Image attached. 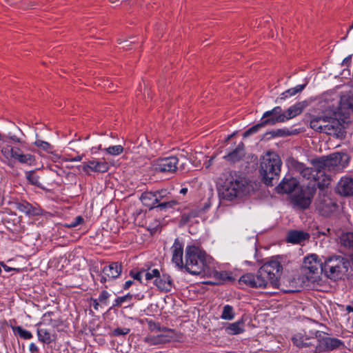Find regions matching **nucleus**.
Listing matches in <instances>:
<instances>
[{"label":"nucleus","mask_w":353,"mask_h":353,"mask_svg":"<svg viewBox=\"0 0 353 353\" xmlns=\"http://www.w3.org/2000/svg\"><path fill=\"white\" fill-rule=\"evenodd\" d=\"M130 275L137 281H141V272H134L133 271H130Z\"/></svg>","instance_id":"8fccbe9b"},{"label":"nucleus","mask_w":353,"mask_h":353,"mask_svg":"<svg viewBox=\"0 0 353 353\" xmlns=\"http://www.w3.org/2000/svg\"><path fill=\"white\" fill-rule=\"evenodd\" d=\"M282 266L276 261H270L263 265L256 274L248 273L239 279V282L252 288H279V278L281 275Z\"/></svg>","instance_id":"f257e3e1"},{"label":"nucleus","mask_w":353,"mask_h":353,"mask_svg":"<svg viewBox=\"0 0 353 353\" xmlns=\"http://www.w3.org/2000/svg\"><path fill=\"white\" fill-rule=\"evenodd\" d=\"M235 317L234 307L230 305H225L223 307L221 318L223 320L232 321Z\"/></svg>","instance_id":"e433bc0d"},{"label":"nucleus","mask_w":353,"mask_h":353,"mask_svg":"<svg viewBox=\"0 0 353 353\" xmlns=\"http://www.w3.org/2000/svg\"><path fill=\"white\" fill-rule=\"evenodd\" d=\"M307 85V81H306L304 83L296 85L294 88H291L288 89L287 90L282 92L280 96L276 99L277 103H281L283 101H285L292 97L295 96L297 94L302 92V91L305 88Z\"/></svg>","instance_id":"a878e982"},{"label":"nucleus","mask_w":353,"mask_h":353,"mask_svg":"<svg viewBox=\"0 0 353 353\" xmlns=\"http://www.w3.org/2000/svg\"><path fill=\"white\" fill-rule=\"evenodd\" d=\"M227 181H232V188L238 190L241 195L247 194L250 191V185L248 181L236 173H230L225 179Z\"/></svg>","instance_id":"f3484780"},{"label":"nucleus","mask_w":353,"mask_h":353,"mask_svg":"<svg viewBox=\"0 0 353 353\" xmlns=\"http://www.w3.org/2000/svg\"><path fill=\"white\" fill-rule=\"evenodd\" d=\"M104 150L107 154L116 156L121 154L123 152V148L120 145H117L105 148Z\"/></svg>","instance_id":"58836bf2"},{"label":"nucleus","mask_w":353,"mask_h":353,"mask_svg":"<svg viewBox=\"0 0 353 353\" xmlns=\"http://www.w3.org/2000/svg\"><path fill=\"white\" fill-rule=\"evenodd\" d=\"M340 242L344 247L353 250V232L342 234L340 236Z\"/></svg>","instance_id":"c9c22d12"},{"label":"nucleus","mask_w":353,"mask_h":353,"mask_svg":"<svg viewBox=\"0 0 353 353\" xmlns=\"http://www.w3.org/2000/svg\"><path fill=\"white\" fill-rule=\"evenodd\" d=\"M133 283V281H131V280H129V281H127L125 284H124V286H123V288L125 290H127L128 289L131 285Z\"/></svg>","instance_id":"5fc2aeb1"},{"label":"nucleus","mask_w":353,"mask_h":353,"mask_svg":"<svg viewBox=\"0 0 353 353\" xmlns=\"http://www.w3.org/2000/svg\"><path fill=\"white\" fill-rule=\"evenodd\" d=\"M244 155V145L243 143H241L232 152L225 155L224 159L230 162L234 163L241 159Z\"/></svg>","instance_id":"7c9ffc66"},{"label":"nucleus","mask_w":353,"mask_h":353,"mask_svg":"<svg viewBox=\"0 0 353 353\" xmlns=\"http://www.w3.org/2000/svg\"><path fill=\"white\" fill-rule=\"evenodd\" d=\"M350 59V57L344 59V60L343 61V65L347 64L349 62Z\"/></svg>","instance_id":"052dcab7"},{"label":"nucleus","mask_w":353,"mask_h":353,"mask_svg":"<svg viewBox=\"0 0 353 353\" xmlns=\"http://www.w3.org/2000/svg\"><path fill=\"white\" fill-rule=\"evenodd\" d=\"M347 310H349V311H352L353 312V307H352L351 306H347Z\"/></svg>","instance_id":"0e129e2a"},{"label":"nucleus","mask_w":353,"mask_h":353,"mask_svg":"<svg viewBox=\"0 0 353 353\" xmlns=\"http://www.w3.org/2000/svg\"><path fill=\"white\" fill-rule=\"evenodd\" d=\"M124 43H128V41L123 40V39H119V44H123Z\"/></svg>","instance_id":"680f3d73"},{"label":"nucleus","mask_w":353,"mask_h":353,"mask_svg":"<svg viewBox=\"0 0 353 353\" xmlns=\"http://www.w3.org/2000/svg\"><path fill=\"white\" fill-rule=\"evenodd\" d=\"M27 180L34 185L41 187V184L39 181V176L36 174L35 170L28 171L26 173Z\"/></svg>","instance_id":"4c0bfd02"},{"label":"nucleus","mask_w":353,"mask_h":353,"mask_svg":"<svg viewBox=\"0 0 353 353\" xmlns=\"http://www.w3.org/2000/svg\"><path fill=\"white\" fill-rule=\"evenodd\" d=\"M16 152L17 149L15 150L13 148L9 146L5 147L1 150L2 154L5 158H6L8 160L12 158L14 159V154H16Z\"/></svg>","instance_id":"a19ab883"},{"label":"nucleus","mask_w":353,"mask_h":353,"mask_svg":"<svg viewBox=\"0 0 353 353\" xmlns=\"http://www.w3.org/2000/svg\"><path fill=\"white\" fill-rule=\"evenodd\" d=\"M245 331L244 322L243 321H238L232 323H230L225 327V332L230 335H236L241 334Z\"/></svg>","instance_id":"473e14b6"},{"label":"nucleus","mask_w":353,"mask_h":353,"mask_svg":"<svg viewBox=\"0 0 353 353\" xmlns=\"http://www.w3.org/2000/svg\"><path fill=\"white\" fill-rule=\"evenodd\" d=\"M344 347V343L338 339L324 337L321 340L318 339L316 347L314 350V353H320L324 351H332L336 349L341 350Z\"/></svg>","instance_id":"f8f14e48"},{"label":"nucleus","mask_w":353,"mask_h":353,"mask_svg":"<svg viewBox=\"0 0 353 353\" xmlns=\"http://www.w3.org/2000/svg\"><path fill=\"white\" fill-rule=\"evenodd\" d=\"M345 154L341 153H334L326 157H323L316 160V166L325 170H339L344 165L342 163L343 158Z\"/></svg>","instance_id":"6e6552de"},{"label":"nucleus","mask_w":353,"mask_h":353,"mask_svg":"<svg viewBox=\"0 0 353 353\" xmlns=\"http://www.w3.org/2000/svg\"><path fill=\"white\" fill-rule=\"evenodd\" d=\"M160 275V272L157 269H153L150 272H147L145 273V279L146 280H151L154 278L157 279Z\"/></svg>","instance_id":"c03bdc74"},{"label":"nucleus","mask_w":353,"mask_h":353,"mask_svg":"<svg viewBox=\"0 0 353 353\" xmlns=\"http://www.w3.org/2000/svg\"><path fill=\"white\" fill-rule=\"evenodd\" d=\"M29 349L31 352H36L39 350L37 346L33 343L30 345Z\"/></svg>","instance_id":"603ef678"},{"label":"nucleus","mask_w":353,"mask_h":353,"mask_svg":"<svg viewBox=\"0 0 353 353\" xmlns=\"http://www.w3.org/2000/svg\"><path fill=\"white\" fill-rule=\"evenodd\" d=\"M292 340L296 346L300 348L308 347L312 353H314V350L316 347V343H318L316 338L307 336L302 332L295 334Z\"/></svg>","instance_id":"4468645a"},{"label":"nucleus","mask_w":353,"mask_h":353,"mask_svg":"<svg viewBox=\"0 0 353 353\" xmlns=\"http://www.w3.org/2000/svg\"><path fill=\"white\" fill-rule=\"evenodd\" d=\"M154 192L157 208L161 210L172 208L177 204V201L171 197L170 193L167 190L163 189Z\"/></svg>","instance_id":"dca6fc26"},{"label":"nucleus","mask_w":353,"mask_h":353,"mask_svg":"<svg viewBox=\"0 0 353 353\" xmlns=\"http://www.w3.org/2000/svg\"><path fill=\"white\" fill-rule=\"evenodd\" d=\"M337 190L340 194L349 196L353 194V179L343 177L339 181Z\"/></svg>","instance_id":"b1692460"},{"label":"nucleus","mask_w":353,"mask_h":353,"mask_svg":"<svg viewBox=\"0 0 353 353\" xmlns=\"http://www.w3.org/2000/svg\"><path fill=\"white\" fill-rule=\"evenodd\" d=\"M82 171L89 173L90 171L95 172H106L109 170V165L105 161L97 160L89 161L88 163H83L81 165Z\"/></svg>","instance_id":"aec40b11"},{"label":"nucleus","mask_w":353,"mask_h":353,"mask_svg":"<svg viewBox=\"0 0 353 353\" xmlns=\"http://www.w3.org/2000/svg\"><path fill=\"white\" fill-rule=\"evenodd\" d=\"M109 296L110 294L106 290H103L99 296V301L103 304H107Z\"/></svg>","instance_id":"de8ad7c7"},{"label":"nucleus","mask_w":353,"mask_h":353,"mask_svg":"<svg viewBox=\"0 0 353 353\" xmlns=\"http://www.w3.org/2000/svg\"><path fill=\"white\" fill-rule=\"evenodd\" d=\"M52 313L43 314L41 321L37 325L38 340L45 344H50L57 340V334L54 328L57 326V321L51 317Z\"/></svg>","instance_id":"423d86ee"},{"label":"nucleus","mask_w":353,"mask_h":353,"mask_svg":"<svg viewBox=\"0 0 353 353\" xmlns=\"http://www.w3.org/2000/svg\"><path fill=\"white\" fill-rule=\"evenodd\" d=\"M130 330L127 327L123 328H117L112 331L113 336H121V335H126L130 332Z\"/></svg>","instance_id":"a18cd8bd"},{"label":"nucleus","mask_w":353,"mask_h":353,"mask_svg":"<svg viewBox=\"0 0 353 353\" xmlns=\"http://www.w3.org/2000/svg\"><path fill=\"white\" fill-rule=\"evenodd\" d=\"M297 114V112H265L262 117L263 121L245 131L243 136L246 138L256 132L261 127L265 125H274L277 123L285 122L295 117Z\"/></svg>","instance_id":"39448f33"},{"label":"nucleus","mask_w":353,"mask_h":353,"mask_svg":"<svg viewBox=\"0 0 353 353\" xmlns=\"http://www.w3.org/2000/svg\"><path fill=\"white\" fill-rule=\"evenodd\" d=\"M323 264L320 263L318 261V256L316 254H311L305 257L303 268L305 273L316 274L319 270H321Z\"/></svg>","instance_id":"4be33fe9"},{"label":"nucleus","mask_w":353,"mask_h":353,"mask_svg":"<svg viewBox=\"0 0 353 353\" xmlns=\"http://www.w3.org/2000/svg\"><path fill=\"white\" fill-rule=\"evenodd\" d=\"M14 155V159H17L21 163H27L31 165L34 161V157L29 154H22L20 152L19 149H17L16 154Z\"/></svg>","instance_id":"f704fd0d"},{"label":"nucleus","mask_w":353,"mask_h":353,"mask_svg":"<svg viewBox=\"0 0 353 353\" xmlns=\"http://www.w3.org/2000/svg\"><path fill=\"white\" fill-rule=\"evenodd\" d=\"M232 181L225 180L223 184L219 189V197L223 200L233 201L243 195L239 193L238 190L232 188Z\"/></svg>","instance_id":"a211bd4d"},{"label":"nucleus","mask_w":353,"mask_h":353,"mask_svg":"<svg viewBox=\"0 0 353 353\" xmlns=\"http://www.w3.org/2000/svg\"><path fill=\"white\" fill-rule=\"evenodd\" d=\"M157 335H148L143 339V341L150 345L164 344L171 341H178L179 334L172 329L161 332Z\"/></svg>","instance_id":"1a4fd4ad"},{"label":"nucleus","mask_w":353,"mask_h":353,"mask_svg":"<svg viewBox=\"0 0 353 353\" xmlns=\"http://www.w3.org/2000/svg\"><path fill=\"white\" fill-rule=\"evenodd\" d=\"M314 168H304L303 165H300L299 166V170H300V174L305 179L310 181L309 185L312 186V183H314V180H316V174L317 175V171H319V168L316 166V160L314 161Z\"/></svg>","instance_id":"bb28decb"},{"label":"nucleus","mask_w":353,"mask_h":353,"mask_svg":"<svg viewBox=\"0 0 353 353\" xmlns=\"http://www.w3.org/2000/svg\"><path fill=\"white\" fill-rule=\"evenodd\" d=\"M35 145L46 151H48L51 148V145L49 143L41 140L37 141L35 142Z\"/></svg>","instance_id":"49530a36"},{"label":"nucleus","mask_w":353,"mask_h":353,"mask_svg":"<svg viewBox=\"0 0 353 353\" xmlns=\"http://www.w3.org/2000/svg\"><path fill=\"white\" fill-rule=\"evenodd\" d=\"M338 205L328 196H319L316 202V210L318 213L325 217L330 216L337 210Z\"/></svg>","instance_id":"9b49d317"},{"label":"nucleus","mask_w":353,"mask_h":353,"mask_svg":"<svg viewBox=\"0 0 353 353\" xmlns=\"http://www.w3.org/2000/svg\"><path fill=\"white\" fill-rule=\"evenodd\" d=\"M342 112H333V117H323L319 118H314L310 121V127L319 131L325 130L326 128L328 127V123H332L331 126L333 128L334 125L336 123H340L339 119L338 118Z\"/></svg>","instance_id":"ddd939ff"},{"label":"nucleus","mask_w":353,"mask_h":353,"mask_svg":"<svg viewBox=\"0 0 353 353\" xmlns=\"http://www.w3.org/2000/svg\"><path fill=\"white\" fill-rule=\"evenodd\" d=\"M185 268L192 274L210 276L213 273L212 258L194 245L185 248Z\"/></svg>","instance_id":"f03ea898"},{"label":"nucleus","mask_w":353,"mask_h":353,"mask_svg":"<svg viewBox=\"0 0 353 353\" xmlns=\"http://www.w3.org/2000/svg\"><path fill=\"white\" fill-rule=\"evenodd\" d=\"M93 303H94L93 307H94V310H97L99 309V302L97 301V299H94Z\"/></svg>","instance_id":"4d7b16f0"},{"label":"nucleus","mask_w":353,"mask_h":353,"mask_svg":"<svg viewBox=\"0 0 353 353\" xmlns=\"http://www.w3.org/2000/svg\"><path fill=\"white\" fill-rule=\"evenodd\" d=\"M10 6H14L15 4L14 0H5Z\"/></svg>","instance_id":"13d9d810"},{"label":"nucleus","mask_w":353,"mask_h":353,"mask_svg":"<svg viewBox=\"0 0 353 353\" xmlns=\"http://www.w3.org/2000/svg\"><path fill=\"white\" fill-rule=\"evenodd\" d=\"M272 110H273V111L277 110V108H274Z\"/></svg>","instance_id":"338daca9"},{"label":"nucleus","mask_w":353,"mask_h":353,"mask_svg":"<svg viewBox=\"0 0 353 353\" xmlns=\"http://www.w3.org/2000/svg\"><path fill=\"white\" fill-rule=\"evenodd\" d=\"M298 185V181L293 177H285L276 187L279 193H290L293 192Z\"/></svg>","instance_id":"5701e85b"},{"label":"nucleus","mask_w":353,"mask_h":353,"mask_svg":"<svg viewBox=\"0 0 353 353\" xmlns=\"http://www.w3.org/2000/svg\"><path fill=\"white\" fill-rule=\"evenodd\" d=\"M347 262L340 256L329 257L321 266V272L327 278L334 281L341 279L347 271Z\"/></svg>","instance_id":"20e7f679"},{"label":"nucleus","mask_w":353,"mask_h":353,"mask_svg":"<svg viewBox=\"0 0 353 353\" xmlns=\"http://www.w3.org/2000/svg\"><path fill=\"white\" fill-rule=\"evenodd\" d=\"M149 330L151 332H163L164 330H168L165 327H161L160 325L157 323H155L152 321H149L148 322Z\"/></svg>","instance_id":"37998d69"},{"label":"nucleus","mask_w":353,"mask_h":353,"mask_svg":"<svg viewBox=\"0 0 353 353\" xmlns=\"http://www.w3.org/2000/svg\"><path fill=\"white\" fill-rule=\"evenodd\" d=\"M188 192V189L186 188H181L180 190V193L183 194H185Z\"/></svg>","instance_id":"bf43d9fd"},{"label":"nucleus","mask_w":353,"mask_h":353,"mask_svg":"<svg viewBox=\"0 0 353 353\" xmlns=\"http://www.w3.org/2000/svg\"><path fill=\"white\" fill-rule=\"evenodd\" d=\"M81 159H82V156L78 155V156L75 157L74 158L70 159V161H81Z\"/></svg>","instance_id":"6e6d98bb"},{"label":"nucleus","mask_w":353,"mask_h":353,"mask_svg":"<svg viewBox=\"0 0 353 353\" xmlns=\"http://www.w3.org/2000/svg\"><path fill=\"white\" fill-rule=\"evenodd\" d=\"M139 91H140L141 92H142V87H141V85H140Z\"/></svg>","instance_id":"69168bd1"},{"label":"nucleus","mask_w":353,"mask_h":353,"mask_svg":"<svg viewBox=\"0 0 353 353\" xmlns=\"http://www.w3.org/2000/svg\"><path fill=\"white\" fill-rule=\"evenodd\" d=\"M17 208L20 212H23L27 215L33 216L38 214L37 210L26 201L18 203L17 204Z\"/></svg>","instance_id":"72a5a7b5"},{"label":"nucleus","mask_w":353,"mask_h":353,"mask_svg":"<svg viewBox=\"0 0 353 353\" xmlns=\"http://www.w3.org/2000/svg\"><path fill=\"white\" fill-rule=\"evenodd\" d=\"M232 135H230L228 137V140L230 139L232 137Z\"/></svg>","instance_id":"774afa93"},{"label":"nucleus","mask_w":353,"mask_h":353,"mask_svg":"<svg viewBox=\"0 0 353 353\" xmlns=\"http://www.w3.org/2000/svg\"><path fill=\"white\" fill-rule=\"evenodd\" d=\"M142 203L148 207L150 210L157 208V198L154 192H145L141 196Z\"/></svg>","instance_id":"2f4dec72"},{"label":"nucleus","mask_w":353,"mask_h":353,"mask_svg":"<svg viewBox=\"0 0 353 353\" xmlns=\"http://www.w3.org/2000/svg\"><path fill=\"white\" fill-rule=\"evenodd\" d=\"M150 88H148L146 87L145 85H144V88H143V94L145 96L147 95V97L148 98L150 97Z\"/></svg>","instance_id":"864d4df0"},{"label":"nucleus","mask_w":353,"mask_h":353,"mask_svg":"<svg viewBox=\"0 0 353 353\" xmlns=\"http://www.w3.org/2000/svg\"><path fill=\"white\" fill-rule=\"evenodd\" d=\"M326 110H353V94L345 93L339 99L336 96H328L324 98Z\"/></svg>","instance_id":"0eeeda50"},{"label":"nucleus","mask_w":353,"mask_h":353,"mask_svg":"<svg viewBox=\"0 0 353 353\" xmlns=\"http://www.w3.org/2000/svg\"><path fill=\"white\" fill-rule=\"evenodd\" d=\"M171 250L172 252V262L179 268H185V263L183 260V246L182 243L178 239H176Z\"/></svg>","instance_id":"412c9836"},{"label":"nucleus","mask_w":353,"mask_h":353,"mask_svg":"<svg viewBox=\"0 0 353 353\" xmlns=\"http://www.w3.org/2000/svg\"><path fill=\"white\" fill-rule=\"evenodd\" d=\"M122 272V264L119 262H112L102 269L101 283H105L107 281L118 278Z\"/></svg>","instance_id":"2eb2a0df"},{"label":"nucleus","mask_w":353,"mask_h":353,"mask_svg":"<svg viewBox=\"0 0 353 353\" xmlns=\"http://www.w3.org/2000/svg\"><path fill=\"white\" fill-rule=\"evenodd\" d=\"M179 159L176 156L160 158L153 161L152 167L157 172L174 173L177 170Z\"/></svg>","instance_id":"9d476101"},{"label":"nucleus","mask_w":353,"mask_h":353,"mask_svg":"<svg viewBox=\"0 0 353 353\" xmlns=\"http://www.w3.org/2000/svg\"><path fill=\"white\" fill-rule=\"evenodd\" d=\"M316 104H319L320 108L324 109L325 106H326V103H324V99L321 100L316 97H310L296 103L288 110H304L305 109L313 108Z\"/></svg>","instance_id":"6ab92c4d"},{"label":"nucleus","mask_w":353,"mask_h":353,"mask_svg":"<svg viewBox=\"0 0 353 353\" xmlns=\"http://www.w3.org/2000/svg\"><path fill=\"white\" fill-rule=\"evenodd\" d=\"M132 294H128L125 296L117 297L114 303L113 304V307H119L121 306L122 303L125 302H130L132 299Z\"/></svg>","instance_id":"ea45409f"},{"label":"nucleus","mask_w":353,"mask_h":353,"mask_svg":"<svg viewBox=\"0 0 353 353\" xmlns=\"http://www.w3.org/2000/svg\"><path fill=\"white\" fill-rule=\"evenodd\" d=\"M331 179L329 175L325 173V170L319 168L317 171V175L316 174V180L312 183V189H314V186L317 185L319 188L323 189L327 187L330 183Z\"/></svg>","instance_id":"cd10ccee"},{"label":"nucleus","mask_w":353,"mask_h":353,"mask_svg":"<svg viewBox=\"0 0 353 353\" xmlns=\"http://www.w3.org/2000/svg\"><path fill=\"white\" fill-rule=\"evenodd\" d=\"M214 159V157H212L206 163H205L204 165L206 169H208L212 165V164L213 163Z\"/></svg>","instance_id":"3c124183"},{"label":"nucleus","mask_w":353,"mask_h":353,"mask_svg":"<svg viewBox=\"0 0 353 353\" xmlns=\"http://www.w3.org/2000/svg\"><path fill=\"white\" fill-rule=\"evenodd\" d=\"M154 285L161 291L169 292L172 288V281L170 276L167 274L160 275L154 281Z\"/></svg>","instance_id":"c756f323"},{"label":"nucleus","mask_w":353,"mask_h":353,"mask_svg":"<svg viewBox=\"0 0 353 353\" xmlns=\"http://www.w3.org/2000/svg\"><path fill=\"white\" fill-rule=\"evenodd\" d=\"M281 160L279 156L274 152H268L261 163V174L265 184L272 185V181L281 172Z\"/></svg>","instance_id":"7ed1b4c3"},{"label":"nucleus","mask_w":353,"mask_h":353,"mask_svg":"<svg viewBox=\"0 0 353 353\" xmlns=\"http://www.w3.org/2000/svg\"><path fill=\"white\" fill-rule=\"evenodd\" d=\"M310 238V234L301 230H291L288 232L287 241L291 243H301Z\"/></svg>","instance_id":"393cba45"},{"label":"nucleus","mask_w":353,"mask_h":353,"mask_svg":"<svg viewBox=\"0 0 353 353\" xmlns=\"http://www.w3.org/2000/svg\"><path fill=\"white\" fill-rule=\"evenodd\" d=\"M14 331L17 332V334L20 337L24 339H30L32 337V334L30 332L23 329L21 327L18 326L13 328Z\"/></svg>","instance_id":"79ce46f5"},{"label":"nucleus","mask_w":353,"mask_h":353,"mask_svg":"<svg viewBox=\"0 0 353 353\" xmlns=\"http://www.w3.org/2000/svg\"><path fill=\"white\" fill-rule=\"evenodd\" d=\"M312 196L304 193H300L295 195L292 199L294 205L299 209L305 210L307 208L311 203Z\"/></svg>","instance_id":"c85d7f7f"},{"label":"nucleus","mask_w":353,"mask_h":353,"mask_svg":"<svg viewBox=\"0 0 353 353\" xmlns=\"http://www.w3.org/2000/svg\"><path fill=\"white\" fill-rule=\"evenodd\" d=\"M83 221V219L81 216H77L74 221L68 224V228H74L78 225L81 224Z\"/></svg>","instance_id":"09e8293b"},{"label":"nucleus","mask_w":353,"mask_h":353,"mask_svg":"<svg viewBox=\"0 0 353 353\" xmlns=\"http://www.w3.org/2000/svg\"><path fill=\"white\" fill-rule=\"evenodd\" d=\"M3 267L4 270H5L6 271H7V272H8V271H10V270H11V268H8V267L7 265H3Z\"/></svg>","instance_id":"e2e57ef3"}]
</instances>
